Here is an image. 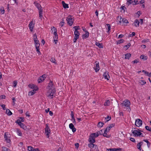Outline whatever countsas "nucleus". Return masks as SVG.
<instances>
[{
  "mask_svg": "<svg viewBox=\"0 0 151 151\" xmlns=\"http://www.w3.org/2000/svg\"><path fill=\"white\" fill-rule=\"evenodd\" d=\"M50 60L53 63H55V64L56 63V60L54 58H51L50 59Z\"/></svg>",
  "mask_w": 151,
  "mask_h": 151,
  "instance_id": "58836bf2",
  "label": "nucleus"
},
{
  "mask_svg": "<svg viewBox=\"0 0 151 151\" xmlns=\"http://www.w3.org/2000/svg\"><path fill=\"white\" fill-rule=\"evenodd\" d=\"M108 28V31H107V32H109V31L111 30V26L110 24H106Z\"/></svg>",
  "mask_w": 151,
  "mask_h": 151,
  "instance_id": "de8ad7c7",
  "label": "nucleus"
},
{
  "mask_svg": "<svg viewBox=\"0 0 151 151\" xmlns=\"http://www.w3.org/2000/svg\"><path fill=\"white\" fill-rule=\"evenodd\" d=\"M124 40L123 39H121L119 40H118L117 42V44L118 45V44H120L122 42H124Z\"/></svg>",
  "mask_w": 151,
  "mask_h": 151,
  "instance_id": "e433bc0d",
  "label": "nucleus"
},
{
  "mask_svg": "<svg viewBox=\"0 0 151 151\" xmlns=\"http://www.w3.org/2000/svg\"><path fill=\"white\" fill-rule=\"evenodd\" d=\"M17 131L18 135L19 136H22V133L19 130H18Z\"/></svg>",
  "mask_w": 151,
  "mask_h": 151,
  "instance_id": "13d9d810",
  "label": "nucleus"
},
{
  "mask_svg": "<svg viewBox=\"0 0 151 151\" xmlns=\"http://www.w3.org/2000/svg\"><path fill=\"white\" fill-rule=\"evenodd\" d=\"M45 131L46 133V135L47 137V138H49V135L50 134V129L47 124H46V127L45 128Z\"/></svg>",
  "mask_w": 151,
  "mask_h": 151,
  "instance_id": "423d86ee",
  "label": "nucleus"
},
{
  "mask_svg": "<svg viewBox=\"0 0 151 151\" xmlns=\"http://www.w3.org/2000/svg\"><path fill=\"white\" fill-rule=\"evenodd\" d=\"M141 132H143V131L142 130H141L139 129V132L138 133L139 134H138V135H137V137L139 136L142 135V133Z\"/></svg>",
  "mask_w": 151,
  "mask_h": 151,
  "instance_id": "4d7b16f0",
  "label": "nucleus"
},
{
  "mask_svg": "<svg viewBox=\"0 0 151 151\" xmlns=\"http://www.w3.org/2000/svg\"><path fill=\"white\" fill-rule=\"evenodd\" d=\"M111 119V117H109V116H108L107 117H106L105 119H109L106 121V122H108L109 120H110Z\"/></svg>",
  "mask_w": 151,
  "mask_h": 151,
  "instance_id": "5fc2aeb1",
  "label": "nucleus"
},
{
  "mask_svg": "<svg viewBox=\"0 0 151 151\" xmlns=\"http://www.w3.org/2000/svg\"><path fill=\"white\" fill-rule=\"evenodd\" d=\"M42 10H40L39 11V17L41 19H42Z\"/></svg>",
  "mask_w": 151,
  "mask_h": 151,
  "instance_id": "a878e982",
  "label": "nucleus"
},
{
  "mask_svg": "<svg viewBox=\"0 0 151 151\" xmlns=\"http://www.w3.org/2000/svg\"><path fill=\"white\" fill-rule=\"evenodd\" d=\"M62 3L63 5V7L64 8H68L69 7L68 5L65 3L64 1H62Z\"/></svg>",
  "mask_w": 151,
  "mask_h": 151,
  "instance_id": "a211bd4d",
  "label": "nucleus"
},
{
  "mask_svg": "<svg viewBox=\"0 0 151 151\" xmlns=\"http://www.w3.org/2000/svg\"><path fill=\"white\" fill-rule=\"evenodd\" d=\"M35 24L33 23V22L32 21L29 23V29L31 32H32L33 29L34 27Z\"/></svg>",
  "mask_w": 151,
  "mask_h": 151,
  "instance_id": "1a4fd4ad",
  "label": "nucleus"
},
{
  "mask_svg": "<svg viewBox=\"0 0 151 151\" xmlns=\"http://www.w3.org/2000/svg\"><path fill=\"white\" fill-rule=\"evenodd\" d=\"M134 25L136 27H139V22L138 19H136L134 22Z\"/></svg>",
  "mask_w": 151,
  "mask_h": 151,
  "instance_id": "f3484780",
  "label": "nucleus"
},
{
  "mask_svg": "<svg viewBox=\"0 0 151 151\" xmlns=\"http://www.w3.org/2000/svg\"><path fill=\"white\" fill-rule=\"evenodd\" d=\"M94 143L90 142V143L88 144V147L91 149V150L92 149L93 150L99 151L97 146L96 145L93 144Z\"/></svg>",
  "mask_w": 151,
  "mask_h": 151,
  "instance_id": "7ed1b4c3",
  "label": "nucleus"
},
{
  "mask_svg": "<svg viewBox=\"0 0 151 151\" xmlns=\"http://www.w3.org/2000/svg\"><path fill=\"white\" fill-rule=\"evenodd\" d=\"M54 36L53 37V38L55 39H57L58 38V35L56 32V34H53Z\"/></svg>",
  "mask_w": 151,
  "mask_h": 151,
  "instance_id": "3c124183",
  "label": "nucleus"
},
{
  "mask_svg": "<svg viewBox=\"0 0 151 151\" xmlns=\"http://www.w3.org/2000/svg\"><path fill=\"white\" fill-rule=\"evenodd\" d=\"M131 45L130 44V43H128L127 45H126L124 46V47H126V50L128 49L130 47Z\"/></svg>",
  "mask_w": 151,
  "mask_h": 151,
  "instance_id": "a19ab883",
  "label": "nucleus"
},
{
  "mask_svg": "<svg viewBox=\"0 0 151 151\" xmlns=\"http://www.w3.org/2000/svg\"><path fill=\"white\" fill-rule=\"evenodd\" d=\"M95 63H96V65L95 66L94 69L95 70V71L97 72L100 69L99 63L97 61H96L95 62Z\"/></svg>",
  "mask_w": 151,
  "mask_h": 151,
  "instance_id": "9d476101",
  "label": "nucleus"
},
{
  "mask_svg": "<svg viewBox=\"0 0 151 151\" xmlns=\"http://www.w3.org/2000/svg\"><path fill=\"white\" fill-rule=\"evenodd\" d=\"M35 6L37 8V9H38L39 11L42 10V7L41 6V5L40 4L38 3H37L35 4Z\"/></svg>",
  "mask_w": 151,
  "mask_h": 151,
  "instance_id": "412c9836",
  "label": "nucleus"
},
{
  "mask_svg": "<svg viewBox=\"0 0 151 151\" xmlns=\"http://www.w3.org/2000/svg\"><path fill=\"white\" fill-rule=\"evenodd\" d=\"M122 106H124L126 107L129 111H131V109L130 107V102L127 100H125L121 104Z\"/></svg>",
  "mask_w": 151,
  "mask_h": 151,
  "instance_id": "f03ea898",
  "label": "nucleus"
},
{
  "mask_svg": "<svg viewBox=\"0 0 151 151\" xmlns=\"http://www.w3.org/2000/svg\"><path fill=\"white\" fill-rule=\"evenodd\" d=\"M139 129H138L137 130H134L133 129H132V133L133 134V135L135 137H137V135L139 134Z\"/></svg>",
  "mask_w": 151,
  "mask_h": 151,
  "instance_id": "f8f14e48",
  "label": "nucleus"
},
{
  "mask_svg": "<svg viewBox=\"0 0 151 151\" xmlns=\"http://www.w3.org/2000/svg\"><path fill=\"white\" fill-rule=\"evenodd\" d=\"M107 150L108 151H116V148H110L108 149Z\"/></svg>",
  "mask_w": 151,
  "mask_h": 151,
  "instance_id": "09e8293b",
  "label": "nucleus"
},
{
  "mask_svg": "<svg viewBox=\"0 0 151 151\" xmlns=\"http://www.w3.org/2000/svg\"><path fill=\"white\" fill-rule=\"evenodd\" d=\"M110 101L109 100H107L105 102L104 105L105 106H108L110 105Z\"/></svg>",
  "mask_w": 151,
  "mask_h": 151,
  "instance_id": "6ab92c4d",
  "label": "nucleus"
},
{
  "mask_svg": "<svg viewBox=\"0 0 151 151\" xmlns=\"http://www.w3.org/2000/svg\"><path fill=\"white\" fill-rule=\"evenodd\" d=\"M89 36V33L88 32H87V33H86L84 35H83V36L84 37V38L85 39H86Z\"/></svg>",
  "mask_w": 151,
  "mask_h": 151,
  "instance_id": "f704fd0d",
  "label": "nucleus"
},
{
  "mask_svg": "<svg viewBox=\"0 0 151 151\" xmlns=\"http://www.w3.org/2000/svg\"><path fill=\"white\" fill-rule=\"evenodd\" d=\"M34 42L35 45V47H40V44L39 43V41L38 40L36 41L35 42Z\"/></svg>",
  "mask_w": 151,
  "mask_h": 151,
  "instance_id": "b1692460",
  "label": "nucleus"
},
{
  "mask_svg": "<svg viewBox=\"0 0 151 151\" xmlns=\"http://www.w3.org/2000/svg\"><path fill=\"white\" fill-rule=\"evenodd\" d=\"M104 124V123L102 122H99L98 123V126L100 127H102Z\"/></svg>",
  "mask_w": 151,
  "mask_h": 151,
  "instance_id": "ea45409f",
  "label": "nucleus"
},
{
  "mask_svg": "<svg viewBox=\"0 0 151 151\" xmlns=\"http://www.w3.org/2000/svg\"><path fill=\"white\" fill-rule=\"evenodd\" d=\"M133 1L132 0H129L127 2V4L129 6V5L131 4L132 3L133 4Z\"/></svg>",
  "mask_w": 151,
  "mask_h": 151,
  "instance_id": "4c0bfd02",
  "label": "nucleus"
},
{
  "mask_svg": "<svg viewBox=\"0 0 151 151\" xmlns=\"http://www.w3.org/2000/svg\"><path fill=\"white\" fill-rule=\"evenodd\" d=\"M4 137L5 138V140L7 142L9 143L10 142V140L9 139H8V138L6 135V133L4 134Z\"/></svg>",
  "mask_w": 151,
  "mask_h": 151,
  "instance_id": "c85d7f7f",
  "label": "nucleus"
},
{
  "mask_svg": "<svg viewBox=\"0 0 151 151\" xmlns=\"http://www.w3.org/2000/svg\"><path fill=\"white\" fill-rule=\"evenodd\" d=\"M70 128L72 130L73 132H75L76 131V129L74 127V125L72 123H70L69 125Z\"/></svg>",
  "mask_w": 151,
  "mask_h": 151,
  "instance_id": "9b49d317",
  "label": "nucleus"
},
{
  "mask_svg": "<svg viewBox=\"0 0 151 151\" xmlns=\"http://www.w3.org/2000/svg\"><path fill=\"white\" fill-rule=\"evenodd\" d=\"M75 29V31H78L77 30L80 29V27L79 26H76L73 27Z\"/></svg>",
  "mask_w": 151,
  "mask_h": 151,
  "instance_id": "c03bdc74",
  "label": "nucleus"
},
{
  "mask_svg": "<svg viewBox=\"0 0 151 151\" xmlns=\"http://www.w3.org/2000/svg\"><path fill=\"white\" fill-rule=\"evenodd\" d=\"M130 140L132 142H136L134 138L131 137L130 138Z\"/></svg>",
  "mask_w": 151,
  "mask_h": 151,
  "instance_id": "bf43d9fd",
  "label": "nucleus"
},
{
  "mask_svg": "<svg viewBox=\"0 0 151 151\" xmlns=\"http://www.w3.org/2000/svg\"><path fill=\"white\" fill-rule=\"evenodd\" d=\"M33 40L34 42L37 40H38L36 34H34L33 35Z\"/></svg>",
  "mask_w": 151,
  "mask_h": 151,
  "instance_id": "7c9ffc66",
  "label": "nucleus"
},
{
  "mask_svg": "<svg viewBox=\"0 0 151 151\" xmlns=\"http://www.w3.org/2000/svg\"><path fill=\"white\" fill-rule=\"evenodd\" d=\"M56 92V90L54 88L53 89L49 88L48 90L47 95V96L49 98L52 99L53 98V94Z\"/></svg>",
  "mask_w": 151,
  "mask_h": 151,
  "instance_id": "f257e3e1",
  "label": "nucleus"
},
{
  "mask_svg": "<svg viewBox=\"0 0 151 151\" xmlns=\"http://www.w3.org/2000/svg\"><path fill=\"white\" fill-rule=\"evenodd\" d=\"M66 20L67 21V23L70 26L72 25L74 19L72 18V16L69 15L67 18Z\"/></svg>",
  "mask_w": 151,
  "mask_h": 151,
  "instance_id": "20e7f679",
  "label": "nucleus"
},
{
  "mask_svg": "<svg viewBox=\"0 0 151 151\" xmlns=\"http://www.w3.org/2000/svg\"><path fill=\"white\" fill-rule=\"evenodd\" d=\"M135 33L134 32H132V34H130L129 35V37H132L134 36H135Z\"/></svg>",
  "mask_w": 151,
  "mask_h": 151,
  "instance_id": "864d4df0",
  "label": "nucleus"
},
{
  "mask_svg": "<svg viewBox=\"0 0 151 151\" xmlns=\"http://www.w3.org/2000/svg\"><path fill=\"white\" fill-rule=\"evenodd\" d=\"M131 54L130 53H127L125 55V58L129 59L131 56Z\"/></svg>",
  "mask_w": 151,
  "mask_h": 151,
  "instance_id": "c756f323",
  "label": "nucleus"
},
{
  "mask_svg": "<svg viewBox=\"0 0 151 151\" xmlns=\"http://www.w3.org/2000/svg\"><path fill=\"white\" fill-rule=\"evenodd\" d=\"M142 121L139 119H137L135 120V125L137 127H139L142 125Z\"/></svg>",
  "mask_w": 151,
  "mask_h": 151,
  "instance_id": "0eeeda50",
  "label": "nucleus"
},
{
  "mask_svg": "<svg viewBox=\"0 0 151 151\" xmlns=\"http://www.w3.org/2000/svg\"><path fill=\"white\" fill-rule=\"evenodd\" d=\"M28 87L31 88L33 89H36V88H37V87H36L33 84H29L28 85Z\"/></svg>",
  "mask_w": 151,
  "mask_h": 151,
  "instance_id": "5701e85b",
  "label": "nucleus"
},
{
  "mask_svg": "<svg viewBox=\"0 0 151 151\" xmlns=\"http://www.w3.org/2000/svg\"><path fill=\"white\" fill-rule=\"evenodd\" d=\"M6 113L8 115L10 116L12 114V112L8 109H6Z\"/></svg>",
  "mask_w": 151,
  "mask_h": 151,
  "instance_id": "4be33fe9",
  "label": "nucleus"
},
{
  "mask_svg": "<svg viewBox=\"0 0 151 151\" xmlns=\"http://www.w3.org/2000/svg\"><path fill=\"white\" fill-rule=\"evenodd\" d=\"M103 76L105 79L107 80H109L110 78V76L108 74V73H107L106 72L104 73L103 75Z\"/></svg>",
  "mask_w": 151,
  "mask_h": 151,
  "instance_id": "ddd939ff",
  "label": "nucleus"
},
{
  "mask_svg": "<svg viewBox=\"0 0 151 151\" xmlns=\"http://www.w3.org/2000/svg\"><path fill=\"white\" fill-rule=\"evenodd\" d=\"M119 23L122 24V25H127L129 23V22L128 20L125 18H121L120 19Z\"/></svg>",
  "mask_w": 151,
  "mask_h": 151,
  "instance_id": "39448f33",
  "label": "nucleus"
},
{
  "mask_svg": "<svg viewBox=\"0 0 151 151\" xmlns=\"http://www.w3.org/2000/svg\"><path fill=\"white\" fill-rule=\"evenodd\" d=\"M74 37L78 39L79 37L80 33L78 31H75L74 33Z\"/></svg>",
  "mask_w": 151,
  "mask_h": 151,
  "instance_id": "2eb2a0df",
  "label": "nucleus"
},
{
  "mask_svg": "<svg viewBox=\"0 0 151 151\" xmlns=\"http://www.w3.org/2000/svg\"><path fill=\"white\" fill-rule=\"evenodd\" d=\"M137 2H138V1L137 0H134V2H133V5H135L138 4H138L137 3Z\"/></svg>",
  "mask_w": 151,
  "mask_h": 151,
  "instance_id": "052dcab7",
  "label": "nucleus"
},
{
  "mask_svg": "<svg viewBox=\"0 0 151 151\" xmlns=\"http://www.w3.org/2000/svg\"><path fill=\"white\" fill-rule=\"evenodd\" d=\"M6 96L4 95H1L0 96V98L1 99H5L6 98Z\"/></svg>",
  "mask_w": 151,
  "mask_h": 151,
  "instance_id": "0e129e2a",
  "label": "nucleus"
},
{
  "mask_svg": "<svg viewBox=\"0 0 151 151\" xmlns=\"http://www.w3.org/2000/svg\"><path fill=\"white\" fill-rule=\"evenodd\" d=\"M143 141L147 143V145L148 147H149L150 145V142L146 139H144Z\"/></svg>",
  "mask_w": 151,
  "mask_h": 151,
  "instance_id": "c9c22d12",
  "label": "nucleus"
},
{
  "mask_svg": "<svg viewBox=\"0 0 151 151\" xmlns=\"http://www.w3.org/2000/svg\"><path fill=\"white\" fill-rule=\"evenodd\" d=\"M95 45L100 48H102L103 47V45L101 43H100L98 42H96Z\"/></svg>",
  "mask_w": 151,
  "mask_h": 151,
  "instance_id": "aec40b11",
  "label": "nucleus"
},
{
  "mask_svg": "<svg viewBox=\"0 0 151 151\" xmlns=\"http://www.w3.org/2000/svg\"><path fill=\"white\" fill-rule=\"evenodd\" d=\"M139 82L141 83L142 85H144L146 83V82L144 80H141Z\"/></svg>",
  "mask_w": 151,
  "mask_h": 151,
  "instance_id": "37998d69",
  "label": "nucleus"
},
{
  "mask_svg": "<svg viewBox=\"0 0 151 151\" xmlns=\"http://www.w3.org/2000/svg\"><path fill=\"white\" fill-rule=\"evenodd\" d=\"M38 89L37 88H36V89H34L33 90L29 92V95L30 96L33 95L35 93V92Z\"/></svg>",
  "mask_w": 151,
  "mask_h": 151,
  "instance_id": "4468645a",
  "label": "nucleus"
},
{
  "mask_svg": "<svg viewBox=\"0 0 151 151\" xmlns=\"http://www.w3.org/2000/svg\"><path fill=\"white\" fill-rule=\"evenodd\" d=\"M5 105L4 104H2L1 105V106L3 108V109L5 110L6 109V107H5Z\"/></svg>",
  "mask_w": 151,
  "mask_h": 151,
  "instance_id": "774afa93",
  "label": "nucleus"
},
{
  "mask_svg": "<svg viewBox=\"0 0 151 151\" xmlns=\"http://www.w3.org/2000/svg\"><path fill=\"white\" fill-rule=\"evenodd\" d=\"M148 40H149L148 39L144 40L142 41V42L145 43V42H147L148 41Z\"/></svg>",
  "mask_w": 151,
  "mask_h": 151,
  "instance_id": "69168bd1",
  "label": "nucleus"
},
{
  "mask_svg": "<svg viewBox=\"0 0 151 151\" xmlns=\"http://www.w3.org/2000/svg\"><path fill=\"white\" fill-rule=\"evenodd\" d=\"M115 125L114 124H110L108 126L107 128H107V130H108V132H109L111 128L114 127Z\"/></svg>",
  "mask_w": 151,
  "mask_h": 151,
  "instance_id": "dca6fc26",
  "label": "nucleus"
},
{
  "mask_svg": "<svg viewBox=\"0 0 151 151\" xmlns=\"http://www.w3.org/2000/svg\"><path fill=\"white\" fill-rule=\"evenodd\" d=\"M88 141L89 142L95 143V137L91 134L89 136Z\"/></svg>",
  "mask_w": 151,
  "mask_h": 151,
  "instance_id": "6e6552de",
  "label": "nucleus"
},
{
  "mask_svg": "<svg viewBox=\"0 0 151 151\" xmlns=\"http://www.w3.org/2000/svg\"><path fill=\"white\" fill-rule=\"evenodd\" d=\"M2 151H10V150L6 147H2Z\"/></svg>",
  "mask_w": 151,
  "mask_h": 151,
  "instance_id": "cd10ccee",
  "label": "nucleus"
},
{
  "mask_svg": "<svg viewBox=\"0 0 151 151\" xmlns=\"http://www.w3.org/2000/svg\"><path fill=\"white\" fill-rule=\"evenodd\" d=\"M141 146V145L139 143H138L137 145V147L140 150H141L142 149Z\"/></svg>",
  "mask_w": 151,
  "mask_h": 151,
  "instance_id": "49530a36",
  "label": "nucleus"
},
{
  "mask_svg": "<svg viewBox=\"0 0 151 151\" xmlns=\"http://www.w3.org/2000/svg\"><path fill=\"white\" fill-rule=\"evenodd\" d=\"M51 30L52 32H54L53 34H56L57 32V30L54 27H51Z\"/></svg>",
  "mask_w": 151,
  "mask_h": 151,
  "instance_id": "393cba45",
  "label": "nucleus"
},
{
  "mask_svg": "<svg viewBox=\"0 0 151 151\" xmlns=\"http://www.w3.org/2000/svg\"><path fill=\"white\" fill-rule=\"evenodd\" d=\"M17 84V81H14L13 83V86L14 87H15L16 86Z\"/></svg>",
  "mask_w": 151,
  "mask_h": 151,
  "instance_id": "8fccbe9b",
  "label": "nucleus"
},
{
  "mask_svg": "<svg viewBox=\"0 0 151 151\" xmlns=\"http://www.w3.org/2000/svg\"><path fill=\"white\" fill-rule=\"evenodd\" d=\"M34 149L32 146H29L28 147V150L29 151H33Z\"/></svg>",
  "mask_w": 151,
  "mask_h": 151,
  "instance_id": "79ce46f5",
  "label": "nucleus"
},
{
  "mask_svg": "<svg viewBox=\"0 0 151 151\" xmlns=\"http://www.w3.org/2000/svg\"><path fill=\"white\" fill-rule=\"evenodd\" d=\"M140 58L144 60H146L147 59V57L143 55H142L140 56Z\"/></svg>",
  "mask_w": 151,
  "mask_h": 151,
  "instance_id": "bb28decb",
  "label": "nucleus"
},
{
  "mask_svg": "<svg viewBox=\"0 0 151 151\" xmlns=\"http://www.w3.org/2000/svg\"><path fill=\"white\" fill-rule=\"evenodd\" d=\"M71 116L72 117V119H74V116L73 112L72 111H71Z\"/></svg>",
  "mask_w": 151,
  "mask_h": 151,
  "instance_id": "338daca9",
  "label": "nucleus"
},
{
  "mask_svg": "<svg viewBox=\"0 0 151 151\" xmlns=\"http://www.w3.org/2000/svg\"><path fill=\"white\" fill-rule=\"evenodd\" d=\"M19 125L20 126L21 128H22L24 129H25L26 128V126L23 123H21L19 124Z\"/></svg>",
  "mask_w": 151,
  "mask_h": 151,
  "instance_id": "2f4dec72",
  "label": "nucleus"
},
{
  "mask_svg": "<svg viewBox=\"0 0 151 151\" xmlns=\"http://www.w3.org/2000/svg\"><path fill=\"white\" fill-rule=\"evenodd\" d=\"M53 84L52 83V82L50 81V82L49 83V84L48 86V87L49 88H52V87L53 86Z\"/></svg>",
  "mask_w": 151,
  "mask_h": 151,
  "instance_id": "473e14b6",
  "label": "nucleus"
},
{
  "mask_svg": "<svg viewBox=\"0 0 151 151\" xmlns=\"http://www.w3.org/2000/svg\"><path fill=\"white\" fill-rule=\"evenodd\" d=\"M99 136L100 135H101L102 134H103V129H102L99 131L97 132Z\"/></svg>",
  "mask_w": 151,
  "mask_h": 151,
  "instance_id": "a18cd8bd",
  "label": "nucleus"
},
{
  "mask_svg": "<svg viewBox=\"0 0 151 151\" xmlns=\"http://www.w3.org/2000/svg\"><path fill=\"white\" fill-rule=\"evenodd\" d=\"M103 136L104 137H106L107 138H109V135H107V133H104L103 134Z\"/></svg>",
  "mask_w": 151,
  "mask_h": 151,
  "instance_id": "e2e57ef3",
  "label": "nucleus"
},
{
  "mask_svg": "<svg viewBox=\"0 0 151 151\" xmlns=\"http://www.w3.org/2000/svg\"><path fill=\"white\" fill-rule=\"evenodd\" d=\"M91 135L93 136V137H95V138L96 137L99 136L97 132L94 133H92L91 134Z\"/></svg>",
  "mask_w": 151,
  "mask_h": 151,
  "instance_id": "72a5a7b5",
  "label": "nucleus"
},
{
  "mask_svg": "<svg viewBox=\"0 0 151 151\" xmlns=\"http://www.w3.org/2000/svg\"><path fill=\"white\" fill-rule=\"evenodd\" d=\"M139 62V61L135 59L134 60H133L132 62V63L134 64V63H137Z\"/></svg>",
  "mask_w": 151,
  "mask_h": 151,
  "instance_id": "680f3d73",
  "label": "nucleus"
},
{
  "mask_svg": "<svg viewBox=\"0 0 151 151\" xmlns=\"http://www.w3.org/2000/svg\"><path fill=\"white\" fill-rule=\"evenodd\" d=\"M145 128L146 129L149 131L151 132V128H150L149 126H146L145 127Z\"/></svg>",
  "mask_w": 151,
  "mask_h": 151,
  "instance_id": "603ef678",
  "label": "nucleus"
},
{
  "mask_svg": "<svg viewBox=\"0 0 151 151\" xmlns=\"http://www.w3.org/2000/svg\"><path fill=\"white\" fill-rule=\"evenodd\" d=\"M16 123H17L18 124H20L21 123V120H20V119H17L16 121Z\"/></svg>",
  "mask_w": 151,
  "mask_h": 151,
  "instance_id": "6e6d98bb",
  "label": "nucleus"
}]
</instances>
